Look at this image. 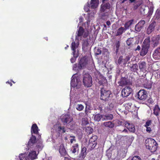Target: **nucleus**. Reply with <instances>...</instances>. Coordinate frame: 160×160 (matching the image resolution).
<instances>
[{
  "label": "nucleus",
  "instance_id": "17",
  "mask_svg": "<svg viewBox=\"0 0 160 160\" xmlns=\"http://www.w3.org/2000/svg\"><path fill=\"white\" fill-rule=\"evenodd\" d=\"M156 24L155 21H153L151 23L146 30L147 33L149 35L151 34L155 29V27L156 26Z\"/></svg>",
  "mask_w": 160,
  "mask_h": 160
},
{
  "label": "nucleus",
  "instance_id": "3",
  "mask_svg": "<svg viewBox=\"0 0 160 160\" xmlns=\"http://www.w3.org/2000/svg\"><path fill=\"white\" fill-rule=\"evenodd\" d=\"M130 58L131 57L128 55L123 58V56L121 55L118 58L114 59L115 62L117 66L124 68L126 66V64L130 60Z\"/></svg>",
  "mask_w": 160,
  "mask_h": 160
},
{
  "label": "nucleus",
  "instance_id": "47",
  "mask_svg": "<svg viewBox=\"0 0 160 160\" xmlns=\"http://www.w3.org/2000/svg\"><path fill=\"white\" fill-rule=\"evenodd\" d=\"M78 44L77 43H76L75 42H72L71 44V48L72 50H74V49H76L78 48Z\"/></svg>",
  "mask_w": 160,
  "mask_h": 160
},
{
  "label": "nucleus",
  "instance_id": "41",
  "mask_svg": "<svg viewBox=\"0 0 160 160\" xmlns=\"http://www.w3.org/2000/svg\"><path fill=\"white\" fill-rule=\"evenodd\" d=\"M102 49V53L103 55H104V57L108 58L110 53L108 49L105 48H103Z\"/></svg>",
  "mask_w": 160,
  "mask_h": 160
},
{
  "label": "nucleus",
  "instance_id": "54",
  "mask_svg": "<svg viewBox=\"0 0 160 160\" xmlns=\"http://www.w3.org/2000/svg\"><path fill=\"white\" fill-rule=\"evenodd\" d=\"M120 44L121 41L120 40L118 41H116L115 44V48H119L120 46Z\"/></svg>",
  "mask_w": 160,
  "mask_h": 160
},
{
  "label": "nucleus",
  "instance_id": "42",
  "mask_svg": "<svg viewBox=\"0 0 160 160\" xmlns=\"http://www.w3.org/2000/svg\"><path fill=\"white\" fill-rule=\"evenodd\" d=\"M125 31V29L123 27H121L117 30L116 36H119L121 35Z\"/></svg>",
  "mask_w": 160,
  "mask_h": 160
},
{
  "label": "nucleus",
  "instance_id": "24",
  "mask_svg": "<svg viewBox=\"0 0 160 160\" xmlns=\"http://www.w3.org/2000/svg\"><path fill=\"white\" fill-rule=\"evenodd\" d=\"M71 86L73 88H75L76 84L78 83V80L77 78L74 76L73 75L71 78Z\"/></svg>",
  "mask_w": 160,
  "mask_h": 160
},
{
  "label": "nucleus",
  "instance_id": "15",
  "mask_svg": "<svg viewBox=\"0 0 160 160\" xmlns=\"http://www.w3.org/2000/svg\"><path fill=\"white\" fill-rule=\"evenodd\" d=\"M145 23V21L141 20L140 21L135 27V31L138 32H140L143 29Z\"/></svg>",
  "mask_w": 160,
  "mask_h": 160
},
{
  "label": "nucleus",
  "instance_id": "20",
  "mask_svg": "<svg viewBox=\"0 0 160 160\" xmlns=\"http://www.w3.org/2000/svg\"><path fill=\"white\" fill-rule=\"evenodd\" d=\"M39 129L36 124H33L31 128V134H34L37 135H41L39 134Z\"/></svg>",
  "mask_w": 160,
  "mask_h": 160
},
{
  "label": "nucleus",
  "instance_id": "7",
  "mask_svg": "<svg viewBox=\"0 0 160 160\" xmlns=\"http://www.w3.org/2000/svg\"><path fill=\"white\" fill-rule=\"evenodd\" d=\"M60 119L64 125H67L73 120V118L69 114L62 115L60 117Z\"/></svg>",
  "mask_w": 160,
  "mask_h": 160
},
{
  "label": "nucleus",
  "instance_id": "63",
  "mask_svg": "<svg viewBox=\"0 0 160 160\" xmlns=\"http://www.w3.org/2000/svg\"><path fill=\"white\" fill-rule=\"evenodd\" d=\"M134 19H132L131 20H129L128 22H127L130 25V26H131L133 23V22H134Z\"/></svg>",
  "mask_w": 160,
  "mask_h": 160
},
{
  "label": "nucleus",
  "instance_id": "50",
  "mask_svg": "<svg viewBox=\"0 0 160 160\" xmlns=\"http://www.w3.org/2000/svg\"><path fill=\"white\" fill-rule=\"evenodd\" d=\"M112 152V149H111V147H110L106 151V156L108 158H110L111 156V152Z\"/></svg>",
  "mask_w": 160,
  "mask_h": 160
},
{
  "label": "nucleus",
  "instance_id": "61",
  "mask_svg": "<svg viewBox=\"0 0 160 160\" xmlns=\"http://www.w3.org/2000/svg\"><path fill=\"white\" fill-rule=\"evenodd\" d=\"M128 130L130 132H132L133 133L134 132H135V126H134L133 128H132L129 127V128H128Z\"/></svg>",
  "mask_w": 160,
  "mask_h": 160
},
{
  "label": "nucleus",
  "instance_id": "56",
  "mask_svg": "<svg viewBox=\"0 0 160 160\" xmlns=\"http://www.w3.org/2000/svg\"><path fill=\"white\" fill-rule=\"evenodd\" d=\"M152 121L151 120H148L146 122L145 125H144V126L145 127L150 126V125H151V124L152 123Z\"/></svg>",
  "mask_w": 160,
  "mask_h": 160
},
{
  "label": "nucleus",
  "instance_id": "1",
  "mask_svg": "<svg viewBox=\"0 0 160 160\" xmlns=\"http://www.w3.org/2000/svg\"><path fill=\"white\" fill-rule=\"evenodd\" d=\"M87 57L84 56L81 57L78 60V63H75L73 65L72 69L77 72L86 68L88 63Z\"/></svg>",
  "mask_w": 160,
  "mask_h": 160
},
{
  "label": "nucleus",
  "instance_id": "59",
  "mask_svg": "<svg viewBox=\"0 0 160 160\" xmlns=\"http://www.w3.org/2000/svg\"><path fill=\"white\" fill-rule=\"evenodd\" d=\"M70 138H72L70 139V142L71 143H73V141L76 142V139H75V137L73 136H70Z\"/></svg>",
  "mask_w": 160,
  "mask_h": 160
},
{
  "label": "nucleus",
  "instance_id": "14",
  "mask_svg": "<svg viewBox=\"0 0 160 160\" xmlns=\"http://www.w3.org/2000/svg\"><path fill=\"white\" fill-rule=\"evenodd\" d=\"M125 152L123 150H118L115 157L113 158V160H121L126 156Z\"/></svg>",
  "mask_w": 160,
  "mask_h": 160
},
{
  "label": "nucleus",
  "instance_id": "39",
  "mask_svg": "<svg viewBox=\"0 0 160 160\" xmlns=\"http://www.w3.org/2000/svg\"><path fill=\"white\" fill-rule=\"evenodd\" d=\"M142 0H138L137 2H134L133 4V9L134 10H136L142 4Z\"/></svg>",
  "mask_w": 160,
  "mask_h": 160
},
{
  "label": "nucleus",
  "instance_id": "52",
  "mask_svg": "<svg viewBox=\"0 0 160 160\" xmlns=\"http://www.w3.org/2000/svg\"><path fill=\"white\" fill-rule=\"evenodd\" d=\"M76 108L78 110L81 111L83 109L84 106L81 104H78L76 106Z\"/></svg>",
  "mask_w": 160,
  "mask_h": 160
},
{
  "label": "nucleus",
  "instance_id": "27",
  "mask_svg": "<svg viewBox=\"0 0 160 160\" xmlns=\"http://www.w3.org/2000/svg\"><path fill=\"white\" fill-rule=\"evenodd\" d=\"M129 67L130 70L132 72H135L138 70V65L136 63L130 64Z\"/></svg>",
  "mask_w": 160,
  "mask_h": 160
},
{
  "label": "nucleus",
  "instance_id": "8",
  "mask_svg": "<svg viewBox=\"0 0 160 160\" xmlns=\"http://www.w3.org/2000/svg\"><path fill=\"white\" fill-rule=\"evenodd\" d=\"M132 80H131L128 76L121 77L120 80L118 82V83L119 86L123 87L126 85H131L132 84Z\"/></svg>",
  "mask_w": 160,
  "mask_h": 160
},
{
  "label": "nucleus",
  "instance_id": "5",
  "mask_svg": "<svg viewBox=\"0 0 160 160\" xmlns=\"http://www.w3.org/2000/svg\"><path fill=\"white\" fill-rule=\"evenodd\" d=\"M82 82L84 87L87 88L91 87L92 85V78L89 73L83 75Z\"/></svg>",
  "mask_w": 160,
  "mask_h": 160
},
{
  "label": "nucleus",
  "instance_id": "51",
  "mask_svg": "<svg viewBox=\"0 0 160 160\" xmlns=\"http://www.w3.org/2000/svg\"><path fill=\"white\" fill-rule=\"evenodd\" d=\"M97 142H94V143H92L91 144V145L88 144V146L89 147H90V148H89V149L90 150H92V149H94L95 147L96 146V145H97Z\"/></svg>",
  "mask_w": 160,
  "mask_h": 160
},
{
  "label": "nucleus",
  "instance_id": "11",
  "mask_svg": "<svg viewBox=\"0 0 160 160\" xmlns=\"http://www.w3.org/2000/svg\"><path fill=\"white\" fill-rule=\"evenodd\" d=\"M96 81L100 86H102L103 87L106 86L108 82L106 78L102 75L97 77Z\"/></svg>",
  "mask_w": 160,
  "mask_h": 160
},
{
  "label": "nucleus",
  "instance_id": "18",
  "mask_svg": "<svg viewBox=\"0 0 160 160\" xmlns=\"http://www.w3.org/2000/svg\"><path fill=\"white\" fill-rule=\"evenodd\" d=\"M87 148L84 146H82L81 152L78 155V159L80 160L83 159L87 154Z\"/></svg>",
  "mask_w": 160,
  "mask_h": 160
},
{
  "label": "nucleus",
  "instance_id": "49",
  "mask_svg": "<svg viewBox=\"0 0 160 160\" xmlns=\"http://www.w3.org/2000/svg\"><path fill=\"white\" fill-rule=\"evenodd\" d=\"M72 55L73 57L75 58H78L79 55V51L78 49H74V50H72Z\"/></svg>",
  "mask_w": 160,
  "mask_h": 160
},
{
  "label": "nucleus",
  "instance_id": "45",
  "mask_svg": "<svg viewBox=\"0 0 160 160\" xmlns=\"http://www.w3.org/2000/svg\"><path fill=\"white\" fill-rule=\"evenodd\" d=\"M113 49L114 50V52H113V56L114 59H116L118 58V57L117 56L118 53V52L119 48H115L114 47Z\"/></svg>",
  "mask_w": 160,
  "mask_h": 160
},
{
  "label": "nucleus",
  "instance_id": "55",
  "mask_svg": "<svg viewBox=\"0 0 160 160\" xmlns=\"http://www.w3.org/2000/svg\"><path fill=\"white\" fill-rule=\"evenodd\" d=\"M67 126L70 129L72 130L75 128V124L72 122L68 124Z\"/></svg>",
  "mask_w": 160,
  "mask_h": 160
},
{
  "label": "nucleus",
  "instance_id": "48",
  "mask_svg": "<svg viewBox=\"0 0 160 160\" xmlns=\"http://www.w3.org/2000/svg\"><path fill=\"white\" fill-rule=\"evenodd\" d=\"M160 110V109L158 105L155 106L154 109V114L156 116L158 115V111Z\"/></svg>",
  "mask_w": 160,
  "mask_h": 160
},
{
  "label": "nucleus",
  "instance_id": "2",
  "mask_svg": "<svg viewBox=\"0 0 160 160\" xmlns=\"http://www.w3.org/2000/svg\"><path fill=\"white\" fill-rule=\"evenodd\" d=\"M145 143L146 148L152 152L156 151L158 147V144L156 141L152 138H147L145 140Z\"/></svg>",
  "mask_w": 160,
  "mask_h": 160
},
{
  "label": "nucleus",
  "instance_id": "12",
  "mask_svg": "<svg viewBox=\"0 0 160 160\" xmlns=\"http://www.w3.org/2000/svg\"><path fill=\"white\" fill-rule=\"evenodd\" d=\"M97 109L99 110L100 112L98 113L97 112L95 113V114H93L94 117V120L95 121L99 122L101 120L102 118H103V115L100 114L102 112V107L99 106L97 108Z\"/></svg>",
  "mask_w": 160,
  "mask_h": 160
},
{
  "label": "nucleus",
  "instance_id": "58",
  "mask_svg": "<svg viewBox=\"0 0 160 160\" xmlns=\"http://www.w3.org/2000/svg\"><path fill=\"white\" fill-rule=\"evenodd\" d=\"M150 38H147L145 39V40H144V41L142 45H145L146 44H148L150 46L149 43L150 42Z\"/></svg>",
  "mask_w": 160,
  "mask_h": 160
},
{
  "label": "nucleus",
  "instance_id": "30",
  "mask_svg": "<svg viewBox=\"0 0 160 160\" xmlns=\"http://www.w3.org/2000/svg\"><path fill=\"white\" fill-rule=\"evenodd\" d=\"M103 125L109 128H112L114 126V124L111 121L105 122L103 123Z\"/></svg>",
  "mask_w": 160,
  "mask_h": 160
},
{
  "label": "nucleus",
  "instance_id": "64",
  "mask_svg": "<svg viewBox=\"0 0 160 160\" xmlns=\"http://www.w3.org/2000/svg\"><path fill=\"white\" fill-rule=\"evenodd\" d=\"M77 58H75L74 57H73L72 58H71L70 59V61L71 63H73L74 62H75L76 60V59Z\"/></svg>",
  "mask_w": 160,
  "mask_h": 160
},
{
  "label": "nucleus",
  "instance_id": "29",
  "mask_svg": "<svg viewBox=\"0 0 160 160\" xmlns=\"http://www.w3.org/2000/svg\"><path fill=\"white\" fill-rule=\"evenodd\" d=\"M110 8V4L107 2L104 4H102L101 6L100 11L101 12H104L106 9H109Z\"/></svg>",
  "mask_w": 160,
  "mask_h": 160
},
{
  "label": "nucleus",
  "instance_id": "4",
  "mask_svg": "<svg viewBox=\"0 0 160 160\" xmlns=\"http://www.w3.org/2000/svg\"><path fill=\"white\" fill-rule=\"evenodd\" d=\"M100 99L105 102L108 101V98L111 97V95H112L110 90H107L103 87L100 88Z\"/></svg>",
  "mask_w": 160,
  "mask_h": 160
},
{
  "label": "nucleus",
  "instance_id": "35",
  "mask_svg": "<svg viewBox=\"0 0 160 160\" xmlns=\"http://www.w3.org/2000/svg\"><path fill=\"white\" fill-rule=\"evenodd\" d=\"M86 107L85 113L86 115H88V113H91V110H92V108L91 106L89 103H86Z\"/></svg>",
  "mask_w": 160,
  "mask_h": 160
},
{
  "label": "nucleus",
  "instance_id": "28",
  "mask_svg": "<svg viewBox=\"0 0 160 160\" xmlns=\"http://www.w3.org/2000/svg\"><path fill=\"white\" fill-rule=\"evenodd\" d=\"M139 68L141 71L144 72L146 71V64L144 62H142L138 63Z\"/></svg>",
  "mask_w": 160,
  "mask_h": 160
},
{
  "label": "nucleus",
  "instance_id": "53",
  "mask_svg": "<svg viewBox=\"0 0 160 160\" xmlns=\"http://www.w3.org/2000/svg\"><path fill=\"white\" fill-rule=\"evenodd\" d=\"M86 131L88 133H92L93 132V129L90 127H88L86 128Z\"/></svg>",
  "mask_w": 160,
  "mask_h": 160
},
{
  "label": "nucleus",
  "instance_id": "36",
  "mask_svg": "<svg viewBox=\"0 0 160 160\" xmlns=\"http://www.w3.org/2000/svg\"><path fill=\"white\" fill-rule=\"evenodd\" d=\"M152 83L150 81H147L145 80V82L143 84L144 87L148 89L151 88L152 87Z\"/></svg>",
  "mask_w": 160,
  "mask_h": 160
},
{
  "label": "nucleus",
  "instance_id": "43",
  "mask_svg": "<svg viewBox=\"0 0 160 160\" xmlns=\"http://www.w3.org/2000/svg\"><path fill=\"white\" fill-rule=\"evenodd\" d=\"M59 133H64L66 132V130L64 126H58L57 129Z\"/></svg>",
  "mask_w": 160,
  "mask_h": 160
},
{
  "label": "nucleus",
  "instance_id": "34",
  "mask_svg": "<svg viewBox=\"0 0 160 160\" xmlns=\"http://www.w3.org/2000/svg\"><path fill=\"white\" fill-rule=\"evenodd\" d=\"M28 158L31 160H33L37 158L36 152L35 151H32L29 153L28 156Z\"/></svg>",
  "mask_w": 160,
  "mask_h": 160
},
{
  "label": "nucleus",
  "instance_id": "19",
  "mask_svg": "<svg viewBox=\"0 0 160 160\" xmlns=\"http://www.w3.org/2000/svg\"><path fill=\"white\" fill-rule=\"evenodd\" d=\"M88 7H91L92 9H95L97 8L99 4L98 0H91L90 3L87 2Z\"/></svg>",
  "mask_w": 160,
  "mask_h": 160
},
{
  "label": "nucleus",
  "instance_id": "33",
  "mask_svg": "<svg viewBox=\"0 0 160 160\" xmlns=\"http://www.w3.org/2000/svg\"><path fill=\"white\" fill-rule=\"evenodd\" d=\"M133 38H128L126 41L127 45L128 46V48L130 49L133 45Z\"/></svg>",
  "mask_w": 160,
  "mask_h": 160
},
{
  "label": "nucleus",
  "instance_id": "26",
  "mask_svg": "<svg viewBox=\"0 0 160 160\" xmlns=\"http://www.w3.org/2000/svg\"><path fill=\"white\" fill-rule=\"evenodd\" d=\"M71 151L72 153L75 154H78L79 151L78 144L76 143L74 144L72 146Z\"/></svg>",
  "mask_w": 160,
  "mask_h": 160
},
{
  "label": "nucleus",
  "instance_id": "22",
  "mask_svg": "<svg viewBox=\"0 0 160 160\" xmlns=\"http://www.w3.org/2000/svg\"><path fill=\"white\" fill-rule=\"evenodd\" d=\"M152 56L153 58L156 60L160 59V46L154 50Z\"/></svg>",
  "mask_w": 160,
  "mask_h": 160
},
{
  "label": "nucleus",
  "instance_id": "60",
  "mask_svg": "<svg viewBox=\"0 0 160 160\" xmlns=\"http://www.w3.org/2000/svg\"><path fill=\"white\" fill-rule=\"evenodd\" d=\"M145 127L146 128V131L147 132L149 133H151L152 130L151 129V128L149 126H147V127Z\"/></svg>",
  "mask_w": 160,
  "mask_h": 160
},
{
  "label": "nucleus",
  "instance_id": "13",
  "mask_svg": "<svg viewBox=\"0 0 160 160\" xmlns=\"http://www.w3.org/2000/svg\"><path fill=\"white\" fill-rule=\"evenodd\" d=\"M38 139V140L34 147V149L38 151L41 150L43 148L44 146L42 144V141L41 139V135H39Z\"/></svg>",
  "mask_w": 160,
  "mask_h": 160
},
{
  "label": "nucleus",
  "instance_id": "57",
  "mask_svg": "<svg viewBox=\"0 0 160 160\" xmlns=\"http://www.w3.org/2000/svg\"><path fill=\"white\" fill-rule=\"evenodd\" d=\"M102 51L99 48H97L95 51V55L97 56L101 54Z\"/></svg>",
  "mask_w": 160,
  "mask_h": 160
},
{
  "label": "nucleus",
  "instance_id": "38",
  "mask_svg": "<svg viewBox=\"0 0 160 160\" xmlns=\"http://www.w3.org/2000/svg\"><path fill=\"white\" fill-rule=\"evenodd\" d=\"M153 18L156 21H159L160 20V10L158 9L156 10Z\"/></svg>",
  "mask_w": 160,
  "mask_h": 160
},
{
  "label": "nucleus",
  "instance_id": "32",
  "mask_svg": "<svg viewBox=\"0 0 160 160\" xmlns=\"http://www.w3.org/2000/svg\"><path fill=\"white\" fill-rule=\"evenodd\" d=\"M124 68H122V67L117 66L116 72L117 74L115 76V81H116L118 77L119 76L120 74L122 73V71L123 70Z\"/></svg>",
  "mask_w": 160,
  "mask_h": 160
},
{
  "label": "nucleus",
  "instance_id": "40",
  "mask_svg": "<svg viewBox=\"0 0 160 160\" xmlns=\"http://www.w3.org/2000/svg\"><path fill=\"white\" fill-rule=\"evenodd\" d=\"M19 160H30L27 155L24 153H21L19 156Z\"/></svg>",
  "mask_w": 160,
  "mask_h": 160
},
{
  "label": "nucleus",
  "instance_id": "37",
  "mask_svg": "<svg viewBox=\"0 0 160 160\" xmlns=\"http://www.w3.org/2000/svg\"><path fill=\"white\" fill-rule=\"evenodd\" d=\"M84 32V29L81 26L80 27L77 32V36H76V38H77V36L80 37L82 36L83 35Z\"/></svg>",
  "mask_w": 160,
  "mask_h": 160
},
{
  "label": "nucleus",
  "instance_id": "10",
  "mask_svg": "<svg viewBox=\"0 0 160 160\" xmlns=\"http://www.w3.org/2000/svg\"><path fill=\"white\" fill-rule=\"evenodd\" d=\"M121 96L123 98L127 97L130 94H132L133 91L132 89L130 87L127 86L122 90Z\"/></svg>",
  "mask_w": 160,
  "mask_h": 160
},
{
  "label": "nucleus",
  "instance_id": "23",
  "mask_svg": "<svg viewBox=\"0 0 160 160\" xmlns=\"http://www.w3.org/2000/svg\"><path fill=\"white\" fill-rule=\"evenodd\" d=\"M89 43L88 39L83 40L82 44V49L84 52H86L88 50Z\"/></svg>",
  "mask_w": 160,
  "mask_h": 160
},
{
  "label": "nucleus",
  "instance_id": "46",
  "mask_svg": "<svg viewBox=\"0 0 160 160\" xmlns=\"http://www.w3.org/2000/svg\"><path fill=\"white\" fill-rule=\"evenodd\" d=\"M153 8L154 7L152 6L149 7V10L148 12V16L150 17L152 14L153 11Z\"/></svg>",
  "mask_w": 160,
  "mask_h": 160
},
{
  "label": "nucleus",
  "instance_id": "21",
  "mask_svg": "<svg viewBox=\"0 0 160 160\" xmlns=\"http://www.w3.org/2000/svg\"><path fill=\"white\" fill-rule=\"evenodd\" d=\"M160 39V35H156L152 37V41L154 47L157 46L159 44Z\"/></svg>",
  "mask_w": 160,
  "mask_h": 160
},
{
  "label": "nucleus",
  "instance_id": "16",
  "mask_svg": "<svg viewBox=\"0 0 160 160\" xmlns=\"http://www.w3.org/2000/svg\"><path fill=\"white\" fill-rule=\"evenodd\" d=\"M149 48V45L148 44L142 45V49L140 52V56L143 57L145 56L148 52V49Z\"/></svg>",
  "mask_w": 160,
  "mask_h": 160
},
{
  "label": "nucleus",
  "instance_id": "9",
  "mask_svg": "<svg viewBox=\"0 0 160 160\" xmlns=\"http://www.w3.org/2000/svg\"><path fill=\"white\" fill-rule=\"evenodd\" d=\"M37 137H36L33 134H31V137L28 141L27 145V148L28 150L30 148H33L34 147L36 144V143L38 140V135H37Z\"/></svg>",
  "mask_w": 160,
  "mask_h": 160
},
{
  "label": "nucleus",
  "instance_id": "25",
  "mask_svg": "<svg viewBox=\"0 0 160 160\" xmlns=\"http://www.w3.org/2000/svg\"><path fill=\"white\" fill-rule=\"evenodd\" d=\"M59 152L62 156H65L68 154L64 147L63 144L62 143L60 145L59 148Z\"/></svg>",
  "mask_w": 160,
  "mask_h": 160
},
{
  "label": "nucleus",
  "instance_id": "6",
  "mask_svg": "<svg viewBox=\"0 0 160 160\" xmlns=\"http://www.w3.org/2000/svg\"><path fill=\"white\" fill-rule=\"evenodd\" d=\"M148 93L144 89H141L135 95L136 99L142 101L145 100L148 97Z\"/></svg>",
  "mask_w": 160,
  "mask_h": 160
},
{
  "label": "nucleus",
  "instance_id": "62",
  "mask_svg": "<svg viewBox=\"0 0 160 160\" xmlns=\"http://www.w3.org/2000/svg\"><path fill=\"white\" fill-rule=\"evenodd\" d=\"M130 26L127 22H126L124 24L125 30H126V29H128Z\"/></svg>",
  "mask_w": 160,
  "mask_h": 160
},
{
  "label": "nucleus",
  "instance_id": "44",
  "mask_svg": "<svg viewBox=\"0 0 160 160\" xmlns=\"http://www.w3.org/2000/svg\"><path fill=\"white\" fill-rule=\"evenodd\" d=\"M97 139V136H96L95 135L91 137L89 140V144L91 145L92 143H94V142H97L96 141Z\"/></svg>",
  "mask_w": 160,
  "mask_h": 160
},
{
  "label": "nucleus",
  "instance_id": "31",
  "mask_svg": "<svg viewBox=\"0 0 160 160\" xmlns=\"http://www.w3.org/2000/svg\"><path fill=\"white\" fill-rule=\"evenodd\" d=\"M113 118V115L111 114H107L103 115V121L111 120Z\"/></svg>",
  "mask_w": 160,
  "mask_h": 160
}]
</instances>
